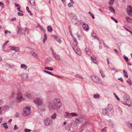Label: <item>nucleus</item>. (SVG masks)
I'll list each match as a JSON object with an SVG mask.
<instances>
[{"label": "nucleus", "instance_id": "28", "mask_svg": "<svg viewBox=\"0 0 132 132\" xmlns=\"http://www.w3.org/2000/svg\"><path fill=\"white\" fill-rule=\"evenodd\" d=\"M30 3L33 6H35V0H30Z\"/></svg>", "mask_w": 132, "mask_h": 132}, {"label": "nucleus", "instance_id": "22", "mask_svg": "<svg viewBox=\"0 0 132 132\" xmlns=\"http://www.w3.org/2000/svg\"><path fill=\"white\" fill-rule=\"evenodd\" d=\"M52 59L50 57L48 58L45 60V62L46 64H48V63L52 61Z\"/></svg>", "mask_w": 132, "mask_h": 132}, {"label": "nucleus", "instance_id": "38", "mask_svg": "<svg viewBox=\"0 0 132 132\" xmlns=\"http://www.w3.org/2000/svg\"><path fill=\"white\" fill-rule=\"evenodd\" d=\"M16 95V94L15 93H13L10 96V98H13Z\"/></svg>", "mask_w": 132, "mask_h": 132}, {"label": "nucleus", "instance_id": "34", "mask_svg": "<svg viewBox=\"0 0 132 132\" xmlns=\"http://www.w3.org/2000/svg\"><path fill=\"white\" fill-rule=\"evenodd\" d=\"M93 96L94 98H99L100 97V95L98 94H94Z\"/></svg>", "mask_w": 132, "mask_h": 132}, {"label": "nucleus", "instance_id": "37", "mask_svg": "<svg viewBox=\"0 0 132 132\" xmlns=\"http://www.w3.org/2000/svg\"><path fill=\"white\" fill-rule=\"evenodd\" d=\"M75 76L76 77H77V78H80L82 79H83V77L81 75H80L77 74H76L75 75Z\"/></svg>", "mask_w": 132, "mask_h": 132}, {"label": "nucleus", "instance_id": "62", "mask_svg": "<svg viewBox=\"0 0 132 132\" xmlns=\"http://www.w3.org/2000/svg\"><path fill=\"white\" fill-rule=\"evenodd\" d=\"M15 6L17 7H20V6L19 5L16 3H15Z\"/></svg>", "mask_w": 132, "mask_h": 132}, {"label": "nucleus", "instance_id": "39", "mask_svg": "<svg viewBox=\"0 0 132 132\" xmlns=\"http://www.w3.org/2000/svg\"><path fill=\"white\" fill-rule=\"evenodd\" d=\"M100 72L101 74V76L103 78H104L105 77V74L103 72V71L100 70Z\"/></svg>", "mask_w": 132, "mask_h": 132}, {"label": "nucleus", "instance_id": "11", "mask_svg": "<svg viewBox=\"0 0 132 132\" xmlns=\"http://www.w3.org/2000/svg\"><path fill=\"white\" fill-rule=\"evenodd\" d=\"M23 99V97L21 94H19L17 96L16 101L18 102H19L21 100Z\"/></svg>", "mask_w": 132, "mask_h": 132}, {"label": "nucleus", "instance_id": "58", "mask_svg": "<svg viewBox=\"0 0 132 132\" xmlns=\"http://www.w3.org/2000/svg\"><path fill=\"white\" fill-rule=\"evenodd\" d=\"M111 18L112 19H113L114 21L116 23H117V22H118V21L116 20V19H115L113 18V17H111Z\"/></svg>", "mask_w": 132, "mask_h": 132}, {"label": "nucleus", "instance_id": "59", "mask_svg": "<svg viewBox=\"0 0 132 132\" xmlns=\"http://www.w3.org/2000/svg\"><path fill=\"white\" fill-rule=\"evenodd\" d=\"M102 132H106V128H104L103 129L101 130Z\"/></svg>", "mask_w": 132, "mask_h": 132}, {"label": "nucleus", "instance_id": "51", "mask_svg": "<svg viewBox=\"0 0 132 132\" xmlns=\"http://www.w3.org/2000/svg\"><path fill=\"white\" fill-rule=\"evenodd\" d=\"M39 27L40 29V30H42V31H43V32H45V30L44 29V28H43L42 27V26H39Z\"/></svg>", "mask_w": 132, "mask_h": 132}, {"label": "nucleus", "instance_id": "41", "mask_svg": "<svg viewBox=\"0 0 132 132\" xmlns=\"http://www.w3.org/2000/svg\"><path fill=\"white\" fill-rule=\"evenodd\" d=\"M123 72L125 77L127 78H128V76L127 75V72L125 70H123Z\"/></svg>", "mask_w": 132, "mask_h": 132}, {"label": "nucleus", "instance_id": "26", "mask_svg": "<svg viewBox=\"0 0 132 132\" xmlns=\"http://www.w3.org/2000/svg\"><path fill=\"white\" fill-rule=\"evenodd\" d=\"M85 51L86 53L88 55H89L91 54V51L88 48H86L85 49Z\"/></svg>", "mask_w": 132, "mask_h": 132}, {"label": "nucleus", "instance_id": "19", "mask_svg": "<svg viewBox=\"0 0 132 132\" xmlns=\"http://www.w3.org/2000/svg\"><path fill=\"white\" fill-rule=\"evenodd\" d=\"M123 99L125 101H126L129 99V96L127 94L125 95L123 97Z\"/></svg>", "mask_w": 132, "mask_h": 132}, {"label": "nucleus", "instance_id": "55", "mask_svg": "<svg viewBox=\"0 0 132 132\" xmlns=\"http://www.w3.org/2000/svg\"><path fill=\"white\" fill-rule=\"evenodd\" d=\"M0 6H2L3 8L4 7V5L3 4L2 2H0Z\"/></svg>", "mask_w": 132, "mask_h": 132}, {"label": "nucleus", "instance_id": "6", "mask_svg": "<svg viewBox=\"0 0 132 132\" xmlns=\"http://www.w3.org/2000/svg\"><path fill=\"white\" fill-rule=\"evenodd\" d=\"M127 11L128 15L132 16V7L130 6H129L127 7Z\"/></svg>", "mask_w": 132, "mask_h": 132}, {"label": "nucleus", "instance_id": "2", "mask_svg": "<svg viewBox=\"0 0 132 132\" xmlns=\"http://www.w3.org/2000/svg\"><path fill=\"white\" fill-rule=\"evenodd\" d=\"M53 103L54 105L57 108H60L62 105V104L60 100L58 98H56L54 99L53 101Z\"/></svg>", "mask_w": 132, "mask_h": 132}, {"label": "nucleus", "instance_id": "21", "mask_svg": "<svg viewBox=\"0 0 132 132\" xmlns=\"http://www.w3.org/2000/svg\"><path fill=\"white\" fill-rule=\"evenodd\" d=\"M11 48V49L12 50L15 51H18L19 50V48L18 47H13L12 46H10Z\"/></svg>", "mask_w": 132, "mask_h": 132}, {"label": "nucleus", "instance_id": "36", "mask_svg": "<svg viewBox=\"0 0 132 132\" xmlns=\"http://www.w3.org/2000/svg\"><path fill=\"white\" fill-rule=\"evenodd\" d=\"M109 10L111 12H113V13H115V11L114 10L112 7H108Z\"/></svg>", "mask_w": 132, "mask_h": 132}, {"label": "nucleus", "instance_id": "1", "mask_svg": "<svg viewBox=\"0 0 132 132\" xmlns=\"http://www.w3.org/2000/svg\"><path fill=\"white\" fill-rule=\"evenodd\" d=\"M72 38L76 44L75 45L72 46L73 48L77 54L80 55L81 54V51L77 46V40L74 37H73Z\"/></svg>", "mask_w": 132, "mask_h": 132}, {"label": "nucleus", "instance_id": "52", "mask_svg": "<svg viewBox=\"0 0 132 132\" xmlns=\"http://www.w3.org/2000/svg\"><path fill=\"white\" fill-rule=\"evenodd\" d=\"M5 33L6 34H7L8 33L10 34L11 33V32L9 30H6L5 31Z\"/></svg>", "mask_w": 132, "mask_h": 132}, {"label": "nucleus", "instance_id": "7", "mask_svg": "<svg viewBox=\"0 0 132 132\" xmlns=\"http://www.w3.org/2000/svg\"><path fill=\"white\" fill-rule=\"evenodd\" d=\"M83 121V119L82 118L78 117L75 119V122L76 123L79 124L82 123Z\"/></svg>", "mask_w": 132, "mask_h": 132}, {"label": "nucleus", "instance_id": "23", "mask_svg": "<svg viewBox=\"0 0 132 132\" xmlns=\"http://www.w3.org/2000/svg\"><path fill=\"white\" fill-rule=\"evenodd\" d=\"M70 16L73 18L76 19L77 18L76 15L74 13H70L69 14Z\"/></svg>", "mask_w": 132, "mask_h": 132}, {"label": "nucleus", "instance_id": "53", "mask_svg": "<svg viewBox=\"0 0 132 132\" xmlns=\"http://www.w3.org/2000/svg\"><path fill=\"white\" fill-rule=\"evenodd\" d=\"M73 3H69L68 4V6L69 7H71L73 6Z\"/></svg>", "mask_w": 132, "mask_h": 132}, {"label": "nucleus", "instance_id": "46", "mask_svg": "<svg viewBox=\"0 0 132 132\" xmlns=\"http://www.w3.org/2000/svg\"><path fill=\"white\" fill-rule=\"evenodd\" d=\"M114 2V0H110L109 2V5H112Z\"/></svg>", "mask_w": 132, "mask_h": 132}, {"label": "nucleus", "instance_id": "14", "mask_svg": "<svg viewBox=\"0 0 132 132\" xmlns=\"http://www.w3.org/2000/svg\"><path fill=\"white\" fill-rule=\"evenodd\" d=\"M24 96L26 98H31L33 97L32 95L29 93H26L24 94Z\"/></svg>", "mask_w": 132, "mask_h": 132}, {"label": "nucleus", "instance_id": "20", "mask_svg": "<svg viewBox=\"0 0 132 132\" xmlns=\"http://www.w3.org/2000/svg\"><path fill=\"white\" fill-rule=\"evenodd\" d=\"M126 19L128 23H131L132 22V19L131 18L128 16H127L126 17Z\"/></svg>", "mask_w": 132, "mask_h": 132}, {"label": "nucleus", "instance_id": "50", "mask_svg": "<svg viewBox=\"0 0 132 132\" xmlns=\"http://www.w3.org/2000/svg\"><path fill=\"white\" fill-rule=\"evenodd\" d=\"M25 132H31V129H26L24 130Z\"/></svg>", "mask_w": 132, "mask_h": 132}, {"label": "nucleus", "instance_id": "10", "mask_svg": "<svg viewBox=\"0 0 132 132\" xmlns=\"http://www.w3.org/2000/svg\"><path fill=\"white\" fill-rule=\"evenodd\" d=\"M17 30H18V34L21 35L23 34L24 30H23L20 29V27H18L17 28Z\"/></svg>", "mask_w": 132, "mask_h": 132}, {"label": "nucleus", "instance_id": "25", "mask_svg": "<svg viewBox=\"0 0 132 132\" xmlns=\"http://www.w3.org/2000/svg\"><path fill=\"white\" fill-rule=\"evenodd\" d=\"M30 53L32 55L34 56L35 58H36L37 57V54L35 52L33 51H31Z\"/></svg>", "mask_w": 132, "mask_h": 132}, {"label": "nucleus", "instance_id": "63", "mask_svg": "<svg viewBox=\"0 0 132 132\" xmlns=\"http://www.w3.org/2000/svg\"><path fill=\"white\" fill-rule=\"evenodd\" d=\"M16 18H14L11 19V21H15L16 20Z\"/></svg>", "mask_w": 132, "mask_h": 132}, {"label": "nucleus", "instance_id": "5", "mask_svg": "<svg viewBox=\"0 0 132 132\" xmlns=\"http://www.w3.org/2000/svg\"><path fill=\"white\" fill-rule=\"evenodd\" d=\"M44 123L46 126H49L52 125V120L50 119L46 118L44 120Z\"/></svg>", "mask_w": 132, "mask_h": 132}, {"label": "nucleus", "instance_id": "8", "mask_svg": "<svg viewBox=\"0 0 132 132\" xmlns=\"http://www.w3.org/2000/svg\"><path fill=\"white\" fill-rule=\"evenodd\" d=\"M91 78L93 81L95 82H97L99 80V78L97 77H96L94 75H92L91 76Z\"/></svg>", "mask_w": 132, "mask_h": 132}, {"label": "nucleus", "instance_id": "9", "mask_svg": "<svg viewBox=\"0 0 132 132\" xmlns=\"http://www.w3.org/2000/svg\"><path fill=\"white\" fill-rule=\"evenodd\" d=\"M21 76L23 80H27L28 78V74L26 73H22L21 75Z\"/></svg>", "mask_w": 132, "mask_h": 132}, {"label": "nucleus", "instance_id": "45", "mask_svg": "<svg viewBox=\"0 0 132 132\" xmlns=\"http://www.w3.org/2000/svg\"><path fill=\"white\" fill-rule=\"evenodd\" d=\"M26 9L28 12L30 13V15H32V13H31V12L30 10H29V8L27 6L26 7Z\"/></svg>", "mask_w": 132, "mask_h": 132}, {"label": "nucleus", "instance_id": "47", "mask_svg": "<svg viewBox=\"0 0 132 132\" xmlns=\"http://www.w3.org/2000/svg\"><path fill=\"white\" fill-rule=\"evenodd\" d=\"M56 40L59 43H60L61 42V40L60 38H56Z\"/></svg>", "mask_w": 132, "mask_h": 132}, {"label": "nucleus", "instance_id": "32", "mask_svg": "<svg viewBox=\"0 0 132 132\" xmlns=\"http://www.w3.org/2000/svg\"><path fill=\"white\" fill-rule=\"evenodd\" d=\"M47 28L48 31L51 32L52 31V28L51 26H48Z\"/></svg>", "mask_w": 132, "mask_h": 132}, {"label": "nucleus", "instance_id": "40", "mask_svg": "<svg viewBox=\"0 0 132 132\" xmlns=\"http://www.w3.org/2000/svg\"><path fill=\"white\" fill-rule=\"evenodd\" d=\"M3 125V127L6 129H7L8 128V127L7 125V123H4L2 124Z\"/></svg>", "mask_w": 132, "mask_h": 132}, {"label": "nucleus", "instance_id": "49", "mask_svg": "<svg viewBox=\"0 0 132 132\" xmlns=\"http://www.w3.org/2000/svg\"><path fill=\"white\" fill-rule=\"evenodd\" d=\"M127 82L130 85H131L132 82L129 79H128L127 80Z\"/></svg>", "mask_w": 132, "mask_h": 132}, {"label": "nucleus", "instance_id": "56", "mask_svg": "<svg viewBox=\"0 0 132 132\" xmlns=\"http://www.w3.org/2000/svg\"><path fill=\"white\" fill-rule=\"evenodd\" d=\"M124 59H125V60L126 61V62H127L128 61V59L126 57V56L124 57Z\"/></svg>", "mask_w": 132, "mask_h": 132}, {"label": "nucleus", "instance_id": "31", "mask_svg": "<svg viewBox=\"0 0 132 132\" xmlns=\"http://www.w3.org/2000/svg\"><path fill=\"white\" fill-rule=\"evenodd\" d=\"M127 123L128 127L132 130V124L128 122H127Z\"/></svg>", "mask_w": 132, "mask_h": 132}, {"label": "nucleus", "instance_id": "4", "mask_svg": "<svg viewBox=\"0 0 132 132\" xmlns=\"http://www.w3.org/2000/svg\"><path fill=\"white\" fill-rule=\"evenodd\" d=\"M33 102L35 104L40 106L42 104L43 101L42 100L37 98L34 99Z\"/></svg>", "mask_w": 132, "mask_h": 132}, {"label": "nucleus", "instance_id": "60", "mask_svg": "<svg viewBox=\"0 0 132 132\" xmlns=\"http://www.w3.org/2000/svg\"><path fill=\"white\" fill-rule=\"evenodd\" d=\"M18 128L17 127L16 125H15L14 126V130H15L16 129H18Z\"/></svg>", "mask_w": 132, "mask_h": 132}, {"label": "nucleus", "instance_id": "57", "mask_svg": "<svg viewBox=\"0 0 132 132\" xmlns=\"http://www.w3.org/2000/svg\"><path fill=\"white\" fill-rule=\"evenodd\" d=\"M18 15L19 16H22L23 15V14L21 13L20 12H18Z\"/></svg>", "mask_w": 132, "mask_h": 132}, {"label": "nucleus", "instance_id": "64", "mask_svg": "<svg viewBox=\"0 0 132 132\" xmlns=\"http://www.w3.org/2000/svg\"><path fill=\"white\" fill-rule=\"evenodd\" d=\"M90 15L92 17L93 19H94V18L95 17L94 16L93 14L92 13V14H91Z\"/></svg>", "mask_w": 132, "mask_h": 132}, {"label": "nucleus", "instance_id": "54", "mask_svg": "<svg viewBox=\"0 0 132 132\" xmlns=\"http://www.w3.org/2000/svg\"><path fill=\"white\" fill-rule=\"evenodd\" d=\"M114 95L117 100L119 101L120 100V98L115 93H114Z\"/></svg>", "mask_w": 132, "mask_h": 132}, {"label": "nucleus", "instance_id": "13", "mask_svg": "<svg viewBox=\"0 0 132 132\" xmlns=\"http://www.w3.org/2000/svg\"><path fill=\"white\" fill-rule=\"evenodd\" d=\"M52 53L53 56L58 61L60 60V56L59 55L55 54V53L53 51V50H52Z\"/></svg>", "mask_w": 132, "mask_h": 132}, {"label": "nucleus", "instance_id": "17", "mask_svg": "<svg viewBox=\"0 0 132 132\" xmlns=\"http://www.w3.org/2000/svg\"><path fill=\"white\" fill-rule=\"evenodd\" d=\"M3 109L5 110L6 111H7L10 109V107L7 105H4L3 107Z\"/></svg>", "mask_w": 132, "mask_h": 132}, {"label": "nucleus", "instance_id": "18", "mask_svg": "<svg viewBox=\"0 0 132 132\" xmlns=\"http://www.w3.org/2000/svg\"><path fill=\"white\" fill-rule=\"evenodd\" d=\"M64 116V117L66 118H71L70 113L65 112Z\"/></svg>", "mask_w": 132, "mask_h": 132}, {"label": "nucleus", "instance_id": "61", "mask_svg": "<svg viewBox=\"0 0 132 132\" xmlns=\"http://www.w3.org/2000/svg\"><path fill=\"white\" fill-rule=\"evenodd\" d=\"M3 102L2 100H0V105H1L3 104Z\"/></svg>", "mask_w": 132, "mask_h": 132}, {"label": "nucleus", "instance_id": "30", "mask_svg": "<svg viewBox=\"0 0 132 132\" xmlns=\"http://www.w3.org/2000/svg\"><path fill=\"white\" fill-rule=\"evenodd\" d=\"M27 68V67L25 64H22L21 65V68L22 69H24L25 70H26Z\"/></svg>", "mask_w": 132, "mask_h": 132}, {"label": "nucleus", "instance_id": "33", "mask_svg": "<svg viewBox=\"0 0 132 132\" xmlns=\"http://www.w3.org/2000/svg\"><path fill=\"white\" fill-rule=\"evenodd\" d=\"M56 114L55 113H54L51 116V119H55L56 118Z\"/></svg>", "mask_w": 132, "mask_h": 132}, {"label": "nucleus", "instance_id": "43", "mask_svg": "<svg viewBox=\"0 0 132 132\" xmlns=\"http://www.w3.org/2000/svg\"><path fill=\"white\" fill-rule=\"evenodd\" d=\"M91 60L92 61V62L93 63H94L95 64H96V63H97L96 60L95 59H94V58H93L92 57H91Z\"/></svg>", "mask_w": 132, "mask_h": 132}, {"label": "nucleus", "instance_id": "29", "mask_svg": "<svg viewBox=\"0 0 132 132\" xmlns=\"http://www.w3.org/2000/svg\"><path fill=\"white\" fill-rule=\"evenodd\" d=\"M92 36L93 37H95L97 39L98 41H100L99 38L98 37L96 36V34L95 33H94L92 34Z\"/></svg>", "mask_w": 132, "mask_h": 132}, {"label": "nucleus", "instance_id": "27", "mask_svg": "<svg viewBox=\"0 0 132 132\" xmlns=\"http://www.w3.org/2000/svg\"><path fill=\"white\" fill-rule=\"evenodd\" d=\"M125 102H126V104L127 105H128L129 106H130V105L131 104V102L130 99L126 101Z\"/></svg>", "mask_w": 132, "mask_h": 132}, {"label": "nucleus", "instance_id": "42", "mask_svg": "<svg viewBox=\"0 0 132 132\" xmlns=\"http://www.w3.org/2000/svg\"><path fill=\"white\" fill-rule=\"evenodd\" d=\"M44 38L43 39V42L44 43H45L46 40L47 39V36L46 34H45L44 35Z\"/></svg>", "mask_w": 132, "mask_h": 132}, {"label": "nucleus", "instance_id": "12", "mask_svg": "<svg viewBox=\"0 0 132 132\" xmlns=\"http://www.w3.org/2000/svg\"><path fill=\"white\" fill-rule=\"evenodd\" d=\"M106 109L108 110V111H111L113 109L112 104H109L107 105Z\"/></svg>", "mask_w": 132, "mask_h": 132}, {"label": "nucleus", "instance_id": "44", "mask_svg": "<svg viewBox=\"0 0 132 132\" xmlns=\"http://www.w3.org/2000/svg\"><path fill=\"white\" fill-rule=\"evenodd\" d=\"M71 113V117L76 116H78L77 114L75 113Z\"/></svg>", "mask_w": 132, "mask_h": 132}, {"label": "nucleus", "instance_id": "3", "mask_svg": "<svg viewBox=\"0 0 132 132\" xmlns=\"http://www.w3.org/2000/svg\"><path fill=\"white\" fill-rule=\"evenodd\" d=\"M30 108L29 106H28L23 109L22 114L24 116H27L30 114Z\"/></svg>", "mask_w": 132, "mask_h": 132}, {"label": "nucleus", "instance_id": "16", "mask_svg": "<svg viewBox=\"0 0 132 132\" xmlns=\"http://www.w3.org/2000/svg\"><path fill=\"white\" fill-rule=\"evenodd\" d=\"M82 27L84 30L86 31L88 30V26L86 24H83L82 25Z\"/></svg>", "mask_w": 132, "mask_h": 132}, {"label": "nucleus", "instance_id": "24", "mask_svg": "<svg viewBox=\"0 0 132 132\" xmlns=\"http://www.w3.org/2000/svg\"><path fill=\"white\" fill-rule=\"evenodd\" d=\"M48 108L51 111H53L54 110V108L53 107L52 104L50 103L49 104Z\"/></svg>", "mask_w": 132, "mask_h": 132}, {"label": "nucleus", "instance_id": "48", "mask_svg": "<svg viewBox=\"0 0 132 132\" xmlns=\"http://www.w3.org/2000/svg\"><path fill=\"white\" fill-rule=\"evenodd\" d=\"M8 42H9V41H7L4 44H3V48H4L5 46L7 45V44L8 43Z\"/></svg>", "mask_w": 132, "mask_h": 132}, {"label": "nucleus", "instance_id": "35", "mask_svg": "<svg viewBox=\"0 0 132 132\" xmlns=\"http://www.w3.org/2000/svg\"><path fill=\"white\" fill-rule=\"evenodd\" d=\"M45 69L47 70H49L50 71H52L53 70V69L52 67H45Z\"/></svg>", "mask_w": 132, "mask_h": 132}, {"label": "nucleus", "instance_id": "15", "mask_svg": "<svg viewBox=\"0 0 132 132\" xmlns=\"http://www.w3.org/2000/svg\"><path fill=\"white\" fill-rule=\"evenodd\" d=\"M106 109H103L102 110V113L105 116H108L109 115V113L108 111H107Z\"/></svg>", "mask_w": 132, "mask_h": 132}]
</instances>
